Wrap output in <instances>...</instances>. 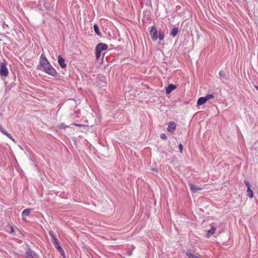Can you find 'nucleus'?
<instances>
[{
  "instance_id": "obj_16",
  "label": "nucleus",
  "mask_w": 258,
  "mask_h": 258,
  "mask_svg": "<svg viewBox=\"0 0 258 258\" xmlns=\"http://www.w3.org/2000/svg\"><path fill=\"white\" fill-rule=\"evenodd\" d=\"M219 76L220 77V79L223 82H224V81L227 79V77H226L225 74L222 71H221L219 72Z\"/></svg>"
},
{
  "instance_id": "obj_5",
  "label": "nucleus",
  "mask_w": 258,
  "mask_h": 258,
  "mask_svg": "<svg viewBox=\"0 0 258 258\" xmlns=\"http://www.w3.org/2000/svg\"><path fill=\"white\" fill-rule=\"evenodd\" d=\"M108 46L107 44L103 43H98L95 48V50H98L101 52L102 51L107 49Z\"/></svg>"
},
{
  "instance_id": "obj_11",
  "label": "nucleus",
  "mask_w": 258,
  "mask_h": 258,
  "mask_svg": "<svg viewBox=\"0 0 258 258\" xmlns=\"http://www.w3.org/2000/svg\"><path fill=\"white\" fill-rule=\"evenodd\" d=\"M52 243L58 251H61L62 248L57 239H54V241L52 242Z\"/></svg>"
},
{
  "instance_id": "obj_7",
  "label": "nucleus",
  "mask_w": 258,
  "mask_h": 258,
  "mask_svg": "<svg viewBox=\"0 0 258 258\" xmlns=\"http://www.w3.org/2000/svg\"><path fill=\"white\" fill-rule=\"evenodd\" d=\"M58 62L62 69H66L67 64L65 63L64 59L61 57L60 55L58 56Z\"/></svg>"
},
{
  "instance_id": "obj_10",
  "label": "nucleus",
  "mask_w": 258,
  "mask_h": 258,
  "mask_svg": "<svg viewBox=\"0 0 258 258\" xmlns=\"http://www.w3.org/2000/svg\"><path fill=\"white\" fill-rule=\"evenodd\" d=\"M176 88V86L173 84H170L166 88V93L169 94L173 90Z\"/></svg>"
},
{
  "instance_id": "obj_25",
  "label": "nucleus",
  "mask_w": 258,
  "mask_h": 258,
  "mask_svg": "<svg viewBox=\"0 0 258 258\" xmlns=\"http://www.w3.org/2000/svg\"><path fill=\"white\" fill-rule=\"evenodd\" d=\"M160 137H161V139H164V140L167 139L166 135L165 134H163V133L161 134Z\"/></svg>"
},
{
  "instance_id": "obj_8",
  "label": "nucleus",
  "mask_w": 258,
  "mask_h": 258,
  "mask_svg": "<svg viewBox=\"0 0 258 258\" xmlns=\"http://www.w3.org/2000/svg\"><path fill=\"white\" fill-rule=\"evenodd\" d=\"M0 131L4 135H5L7 137H8L10 139L15 142L14 139L12 137V136L8 133L7 131L4 128L2 125H0Z\"/></svg>"
},
{
  "instance_id": "obj_6",
  "label": "nucleus",
  "mask_w": 258,
  "mask_h": 258,
  "mask_svg": "<svg viewBox=\"0 0 258 258\" xmlns=\"http://www.w3.org/2000/svg\"><path fill=\"white\" fill-rule=\"evenodd\" d=\"M176 129V123L174 121H170L167 128V131L173 133Z\"/></svg>"
},
{
  "instance_id": "obj_2",
  "label": "nucleus",
  "mask_w": 258,
  "mask_h": 258,
  "mask_svg": "<svg viewBox=\"0 0 258 258\" xmlns=\"http://www.w3.org/2000/svg\"><path fill=\"white\" fill-rule=\"evenodd\" d=\"M6 63L3 62L0 64V75L6 77L8 76L9 71L6 66Z\"/></svg>"
},
{
  "instance_id": "obj_15",
  "label": "nucleus",
  "mask_w": 258,
  "mask_h": 258,
  "mask_svg": "<svg viewBox=\"0 0 258 258\" xmlns=\"http://www.w3.org/2000/svg\"><path fill=\"white\" fill-rule=\"evenodd\" d=\"M215 230H216V228L214 226H212L211 227V228L208 231L207 233V236L208 237H210V236H211L213 234H214L215 233Z\"/></svg>"
},
{
  "instance_id": "obj_18",
  "label": "nucleus",
  "mask_w": 258,
  "mask_h": 258,
  "mask_svg": "<svg viewBox=\"0 0 258 258\" xmlns=\"http://www.w3.org/2000/svg\"><path fill=\"white\" fill-rule=\"evenodd\" d=\"M178 31V28L176 27H174L171 31L170 35H171L172 37H175L177 35Z\"/></svg>"
},
{
  "instance_id": "obj_13",
  "label": "nucleus",
  "mask_w": 258,
  "mask_h": 258,
  "mask_svg": "<svg viewBox=\"0 0 258 258\" xmlns=\"http://www.w3.org/2000/svg\"><path fill=\"white\" fill-rule=\"evenodd\" d=\"M207 101L206 98L204 97H202L199 98L197 101V105H201L204 104Z\"/></svg>"
},
{
  "instance_id": "obj_32",
  "label": "nucleus",
  "mask_w": 258,
  "mask_h": 258,
  "mask_svg": "<svg viewBox=\"0 0 258 258\" xmlns=\"http://www.w3.org/2000/svg\"><path fill=\"white\" fill-rule=\"evenodd\" d=\"M255 88L258 90V87L257 86H255Z\"/></svg>"
},
{
  "instance_id": "obj_4",
  "label": "nucleus",
  "mask_w": 258,
  "mask_h": 258,
  "mask_svg": "<svg viewBox=\"0 0 258 258\" xmlns=\"http://www.w3.org/2000/svg\"><path fill=\"white\" fill-rule=\"evenodd\" d=\"M25 258H38L35 252L30 248H28L26 252Z\"/></svg>"
},
{
  "instance_id": "obj_23",
  "label": "nucleus",
  "mask_w": 258,
  "mask_h": 258,
  "mask_svg": "<svg viewBox=\"0 0 258 258\" xmlns=\"http://www.w3.org/2000/svg\"><path fill=\"white\" fill-rule=\"evenodd\" d=\"M101 56V52L98 50H96V57L97 59H99V58Z\"/></svg>"
},
{
  "instance_id": "obj_1",
  "label": "nucleus",
  "mask_w": 258,
  "mask_h": 258,
  "mask_svg": "<svg viewBox=\"0 0 258 258\" xmlns=\"http://www.w3.org/2000/svg\"><path fill=\"white\" fill-rule=\"evenodd\" d=\"M38 69L42 70L49 75L53 77H56L58 74L55 69L52 67L43 54H42L40 56Z\"/></svg>"
},
{
  "instance_id": "obj_22",
  "label": "nucleus",
  "mask_w": 258,
  "mask_h": 258,
  "mask_svg": "<svg viewBox=\"0 0 258 258\" xmlns=\"http://www.w3.org/2000/svg\"><path fill=\"white\" fill-rule=\"evenodd\" d=\"M206 98L207 101L213 98L214 97L213 95L212 94H208L206 97H205Z\"/></svg>"
},
{
  "instance_id": "obj_29",
  "label": "nucleus",
  "mask_w": 258,
  "mask_h": 258,
  "mask_svg": "<svg viewBox=\"0 0 258 258\" xmlns=\"http://www.w3.org/2000/svg\"><path fill=\"white\" fill-rule=\"evenodd\" d=\"M105 84H106V83H105L104 81H103V83H102V84H100V85H101V86H105Z\"/></svg>"
},
{
  "instance_id": "obj_27",
  "label": "nucleus",
  "mask_w": 258,
  "mask_h": 258,
  "mask_svg": "<svg viewBox=\"0 0 258 258\" xmlns=\"http://www.w3.org/2000/svg\"><path fill=\"white\" fill-rule=\"evenodd\" d=\"M59 252L60 253L61 255L63 257V258H65V253H64V251L63 250V249L61 250V251H59Z\"/></svg>"
},
{
  "instance_id": "obj_28",
  "label": "nucleus",
  "mask_w": 258,
  "mask_h": 258,
  "mask_svg": "<svg viewBox=\"0 0 258 258\" xmlns=\"http://www.w3.org/2000/svg\"><path fill=\"white\" fill-rule=\"evenodd\" d=\"M10 229H11V231H10V233H13L14 232V230L13 227L10 226Z\"/></svg>"
},
{
  "instance_id": "obj_9",
  "label": "nucleus",
  "mask_w": 258,
  "mask_h": 258,
  "mask_svg": "<svg viewBox=\"0 0 258 258\" xmlns=\"http://www.w3.org/2000/svg\"><path fill=\"white\" fill-rule=\"evenodd\" d=\"M189 186L190 190L192 192H195L197 190H202L203 189L202 187L196 186L192 183H189Z\"/></svg>"
},
{
  "instance_id": "obj_21",
  "label": "nucleus",
  "mask_w": 258,
  "mask_h": 258,
  "mask_svg": "<svg viewBox=\"0 0 258 258\" xmlns=\"http://www.w3.org/2000/svg\"><path fill=\"white\" fill-rule=\"evenodd\" d=\"M49 234L52 238V242L54 241V239H57L53 231H50L49 232Z\"/></svg>"
},
{
  "instance_id": "obj_12",
  "label": "nucleus",
  "mask_w": 258,
  "mask_h": 258,
  "mask_svg": "<svg viewBox=\"0 0 258 258\" xmlns=\"http://www.w3.org/2000/svg\"><path fill=\"white\" fill-rule=\"evenodd\" d=\"M186 255L188 256V258H200V257L194 255L190 249H188L186 252Z\"/></svg>"
},
{
  "instance_id": "obj_14",
  "label": "nucleus",
  "mask_w": 258,
  "mask_h": 258,
  "mask_svg": "<svg viewBox=\"0 0 258 258\" xmlns=\"http://www.w3.org/2000/svg\"><path fill=\"white\" fill-rule=\"evenodd\" d=\"M32 211V209L30 208H27L24 210L22 213V215L23 217H26L29 215L30 212Z\"/></svg>"
},
{
  "instance_id": "obj_31",
  "label": "nucleus",
  "mask_w": 258,
  "mask_h": 258,
  "mask_svg": "<svg viewBox=\"0 0 258 258\" xmlns=\"http://www.w3.org/2000/svg\"><path fill=\"white\" fill-rule=\"evenodd\" d=\"M62 127H64V124H60V128H62Z\"/></svg>"
},
{
  "instance_id": "obj_26",
  "label": "nucleus",
  "mask_w": 258,
  "mask_h": 258,
  "mask_svg": "<svg viewBox=\"0 0 258 258\" xmlns=\"http://www.w3.org/2000/svg\"><path fill=\"white\" fill-rule=\"evenodd\" d=\"M178 147H179L180 153H181L182 152V149H183L182 144H179Z\"/></svg>"
},
{
  "instance_id": "obj_24",
  "label": "nucleus",
  "mask_w": 258,
  "mask_h": 258,
  "mask_svg": "<svg viewBox=\"0 0 258 258\" xmlns=\"http://www.w3.org/2000/svg\"><path fill=\"white\" fill-rule=\"evenodd\" d=\"M244 183L245 184V185L247 186V188H248V187H250V183H249V182L247 180H244Z\"/></svg>"
},
{
  "instance_id": "obj_20",
  "label": "nucleus",
  "mask_w": 258,
  "mask_h": 258,
  "mask_svg": "<svg viewBox=\"0 0 258 258\" xmlns=\"http://www.w3.org/2000/svg\"><path fill=\"white\" fill-rule=\"evenodd\" d=\"M164 32L161 31H159L158 32V38L159 39V40H162L164 39Z\"/></svg>"
},
{
  "instance_id": "obj_17",
  "label": "nucleus",
  "mask_w": 258,
  "mask_h": 258,
  "mask_svg": "<svg viewBox=\"0 0 258 258\" xmlns=\"http://www.w3.org/2000/svg\"><path fill=\"white\" fill-rule=\"evenodd\" d=\"M93 28L95 32L97 34V35H98L99 36H101V33L100 32L99 27L97 25L95 24L93 26Z\"/></svg>"
},
{
  "instance_id": "obj_30",
  "label": "nucleus",
  "mask_w": 258,
  "mask_h": 258,
  "mask_svg": "<svg viewBox=\"0 0 258 258\" xmlns=\"http://www.w3.org/2000/svg\"><path fill=\"white\" fill-rule=\"evenodd\" d=\"M99 78L101 79V80L102 81H103V80H105V78H104L103 77H100Z\"/></svg>"
},
{
  "instance_id": "obj_3",
  "label": "nucleus",
  "mask_w": 258,
  "mask_h": 258,
  "mask_svg": "<svg viewBox=\"0 0 258 258\" xmlns=\"http://www.w3.org/2000/svg\"><path fill=\"white\" fill-rule=\"evenodd\" d=\"M150 35L153 41L156 40L158 39V31L155 26L151 27Z\"/></svg>"
},
{
  "instance_id": "obj_19",
  "label": "nucleus",
  "mask_w": 258,
  "mask_h": 258,
  "mask_svg": "<svg viewBox=\"0 0 258 258\" xmlns=\"http://www.w3.org/2000/svg\"><path fill=\"white\" fill-rule=\"evenodd\" d=\"M247 196L249 198H252L253 197V191L251 189L250 187H248V188L247 189Z\"/></svg>"
}]
</instances>
